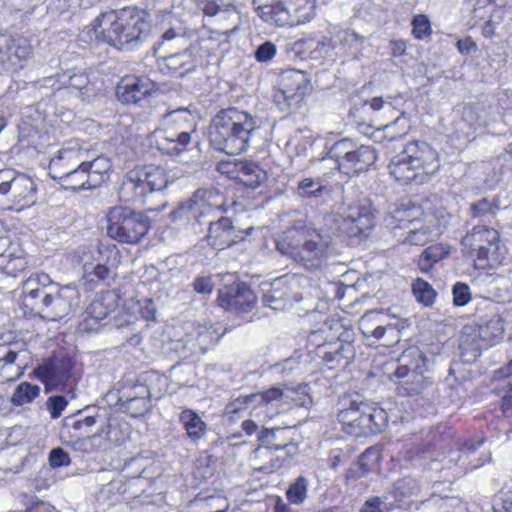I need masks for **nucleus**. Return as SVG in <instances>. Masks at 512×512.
Returning <instances> with one entry per match:
<instances>
[{
    "label": "nucleus",
    "mask_w": 512,
    "mask_h": 512,
    "mask_svg": "<svg viewBox=\"0 0 512 512\" xmlns=\"http://www.w3.org/2000/svg\"><path fill=\"white\" fill-rule=\"evenodd\" d=\"M96 38L119 50L138 47L150 34L151 22L145 11L125 7L100 14L92 22Z\"/></svg>",
    "instance_id": "f257e3e1"
},
{
    "label": "nucleus",
    "mask_w": 512,
    "mask_h": 512,
    "mask_svg": "<svg viewBox=\"0 0 512 512\" xmlns=\"http://www.w3.org/2000/svg\"><path fill=\"white\" fill-rule=\"evenodd\" d=\"M260 120L235 107L220 110L209 127V138L215 150L238 155L248 150L260 131Z\"/></svg>",
    "instance_id": "f03ea898"
},
{
    "label": "nucleus",
    "mask_w": 512,
    "mask_h": 512,
    "mask_svg": "<svg viewBox=\"0 0 512 512\" xmlns=\"http://www.w3.org/2000/svg\"><path fill=\"white\" fill-rule=\"evenodd\" d=\"M439 166L435 149L424 141H413L392 158L389 170L395 180L402 184H423L438 171Z\"/></svg>",
    "instance_id": "7ed1b4c3"
},
{
    "label": "nucleus",
    "mask_w": 512,
    "mask_h": 512,
    "mask_svg": "<svg viewBox=\"0 0 512 512\" xmlns=\"http://www.w3.org/2000/svg\"><path fill=\"white\" fill-rule=\"evenodd\" d=\"M226 213L224 197L217 189L199 188L188 201L170 212V219L186 224H232Z\"/></svg>",
    "instance_id": "20e7f679"
},
{
    "label": "nucleus",
    "mask_w": 512,
    "mask_h": 512,
    "mask_svg": "<svg viewBox=\"0 0 512 512\" xmlns=\"http://www.w3.org/2000/svg\"><path fill=\"white\" fill-rule=\"evenodd\" d=\"M285 235V239L277 242V249L282 254L308 270L319 267L328 248V241L323 238L322 230L308 229V226H291L287 228Z\"/></svg>",
    "instance_id": "39448f33"
},
{
    "label": "nucleus",
    "mask_w": 512,
    "mask_h": 512,
    "mask_svg": "<svg viewBox=\"0 0 512 512\" xmlns=\"http://www.w3.org/2000/svg\"><path fill=\"white\" fill-rule=\"evenodd\" d=\"M259 445L254 451L256 459H268L259 471L272 473L280 469L284 462L298 453L296 430L293 427L263 428L258 433Z\"/></svg>",
    "instance_id": "423d86ee"
},
{
    "label": "nucleus",
    "mask_w": 512,
    "mask_h": 512,
    "mask_svg": "<svg viewBox=\"0 0 512 512\" xmlns=\"http://www.w3.org/2000/svg\"><path fill=\"white\" fill-rule=\"evenodd\" d=\"M290 392L289 389L271 387L265 391L241 395L226 404L224 415L233 419L247 412L256 418H272L274 413L289 405Z\"/></svg>",
    "instance_id": "0eeeda50"
},
{
    "label": "nucleus",
    "mask_w": 512,
    "mask_h": 512,
    "mask_svg": "<svg viewBox=\"0 0 512 512\" xmlns=\"http://www.w3.org/2000/svg\"><path fill=\"white\" fill-rule=\"evenodd\" d=\"M426 370L427 357L422 351L415 347L403 351L391 378L397 384L398 394L415 396L430 387L433 381L424 374Z\"/></svg>",
    "instance_id": "6e6552de"
},
{
    "label": "nucleus",
    "mask_w": 512,
    "mask_h": 512,
    "mask_svg": "<svg viewBox=\"0 0 512 512\" xmlns=\"http://www.w3.org/2000/svg\"><path fill=\"white\" fill-rule=\"evenodd\" d=\"M170 183L168 172L160 166L148 165L129 171L119 188L125 201H141L151 193L163 190Z\"/></svg>",
    "instance_id": "1a4fd4ad"
},
{
    "label": "nucleus",
    "mask_w": 512,
    "mask_h": 512,
    "mask_svg": "<svg viewBox=\"0 0 512 512\" xmlns=\"http://www.w3.org/2000/svg\"><path fill=\"white\" fill-rule=\"evenodd\" d=\"M317 0H279L259 6L258 16L275 26H296L310 22L316 15Z\"/></svg>",
    "instance_id": "9d476101"
},
{
    "label": "nucleus",
    "mask_w": 512,
    "mask_h": 512,
    "mask_svg": "<svg viewBox=\"0 0 512 512\" xmlns=\"http://www.w3.org/2000/svg\"><path fill=\"white\" fill-rule=\"evenodd\" d=\"M311 90L312 85L305 72L286 69L280 74L273 102L281 112L290 113L300 107Z\"/></svg>",
    "instance_id": "9b49d317"
},
{
    "label": "nucleus",
    "mask_w": 512,
    "mask_h": 512,
    "mask_svg": "<svg viewBox=\"0 0 512 512\" xmlns=\"http://www.w3.org/2000/svg\"><path fill=\"white\" fill-rule=\"evenodd\" d=\"M330 329L337 333L335 340L327 343L326 349L319 351V356L329 369L347 366L355 357L353 345L354 330L346 327L339 320H331Z\"/></svg>",
    "instance_id": "f8f14e48"
},
{
    "label": "nucleus",
    "mask_w": 512,
    "mask_h": 512,
    "mask_svg": "<svg viewBox=\"0 0 512 512\" xmlns=\"http://www.w3.org/2000/svg\"><path fill=\"white\" fill-rule=\"evenodd\" d=\"M263 303L274 310H285L302 300L299 279L284 275L261 284Z\"/></svg>",
    "instance_id": "ddd939ff"
},
{
    "label": "nucleus",
    "mask_w": 512,
    "mask_h": 512,
    "mask_svg": "<svg viewBox=\"0 0 512 512\" xmlns=\"http://www.w3.org/2000/svg\"><path fill=\"white\" fill-rule=\"evenodd\" d=\"M32 45L23 36L0 33V64L5 71L23 69L32 57Z\"/></svg>",
    "instance_id": "4468645a"
},
{
    "label": "nucleus",
    "mask_w": 512,
    "mask_h": 512,
    "mask_svg": "<svg viewBox=\"0 0 512 512\" xmlns=\"http://www.w3.org/2000/svg\"><path fill=\"white\" fill-rule=\"evenodd\" d=\"M22 304L31 313L41 315L48 301H51V293L55 285L48 274H34L29 276L22 285Z\"/></svg>",
    "instance_id": "2eb2a0df"
},
{
    "label": "nucleus",
    "mask_w": 512,
    "mask_h": 512,
    "mask_svg": "<svg viewBox=\"0 0 512 512\" xmlns=\"http://www.w3.org/2000/svg\"><path fill=\"white\" fill-rule=\"evenodd\" d=\"M51 301H48L41 313V317L58 321L73 313L80 304V293L71 285L58 287L51 293Z\"/></svg>",
    "instance_id": "dca6fc26"
},
{
    "label": "nucleus",
    "mask_w": 512,
    "mask_h": 512,
    "mask_svg": "<svg viewBox=\"0 0 512 512\" xmlns=\"http://www.w3.org/2000/svg\"><path fill=\"white\" fill-rule=\"evenodd\" d=\"M84 158H87V151L76 140H69L50 160L49 175L54 180L62 179L69 171L79 167Z\"/></svg>",
    "instance_id": "f3484780"
},
{
    "label": "nucleus",
    "mask_w": 512,
    "mask_h": 512,
    "mask_svg": "<svg viewBox=\"0 0 512 512\" xmlns=\"http://www.w3.org/2000/svg\"><path fill=\"white\" fill-rule=\"evenodd\" d=\"M36 187L31 178L19 175L9 178L4 197L10 204L8 209L21 211L35 203Z\"/></svg>",
    "instance_id": "a211bd4d"
},
{
    "label": "nucleus",
    "mask_w": 512,
    "mask_h": 512,
    "mask_svg": "<svg viewBox=\"0 0 512 512\" xmlns=\"http://www.w3.org/2000/svg\"><path fill=\"white\" fill-rule=\"evenodd\" d=\"M512 8V0H477L474 6V17L484 19L489 14L488 20L482 28V34L491 38L495 34L498 25Z\"/></svg>",
    "instance_id": "6ab92c4d"
},
{
    "label": "nucleus",
    "mask_w": 512,
    "mask_h": 512,
    "mask_svg": "<svg viewBox=\"0 0 512 512\" xmlns=\"http://www.w3.org/2000/svg\"><path fill=\"white\" fill-rule=\"evenodd\" d=\"M217 301L225 309L248 312L254 307L256 296L246 284L235 283L220 289Z\"/></svg>",
    "instance_id": "aec40b11"
},
{
    "label": "nucleus",
    "mask_w": 512,
    "mask_h": 512,
    "mask_svg": "<svg viewBox=\"0 0 512 512\" xmlns=\"http://www.w3.org/2000/svg\"><path fill=\"white\" fill-rule=\"evenodd\" d=\"M81 415V411H78L76 415H70L63 419V427H62V435H68L70 438H74V441H71L75 449H77V445L83 444L84 437H90L89 432L90 429L96 423H104L106 420L105 413H99L98 411L95 414L86 415L84 417L77 416Z\"/></svg>",
    "instance_id": "412c9836"
},
{
    "label": "nucleus",
    "mask_w": 512,
    "mask_h": 512,
    "mask_svg": "<svg viewBox=\"0 0 512 512\" xmlns=\"http://www.w3.org/2000/svg\"><path fill=\"white\" fill-rule=\"evenodd\" d=\"M153 90V83L146 77L126 76L116 86V97L123 104H138Z\"/></svg>",
    "instance_id": "4be33fe9"
},
{
    "label": "nucleus",
    "mask_w": 512,
    "mask_h": 512,
    "mask_svg": "<svg viewBox=\"0 0 512 512\" xmlns=\"http://www.w3.org/2000/svg\"><path fill=\"white\" fill-rule=\"evenodd\" d=\"M340 217L343 222L350 224H372L380 219L379 210L370 198L360 196L341 208Z\"/></svg>",
    "instance_id": "5701e85b"
},
{
    "label": "nucleus",
    "mask_w": 512,
    "mask_h": 512,
    "mask_svg": "<svg viewBox=\"0 0 512 512\" xmlns=\"http://www.w3.org/2000/svg\"><path fill=\"white\" fill-rule=\"evenodd\" d=\"M158 129L174 130V132L196 131V108L191 109V106L168 108L160 119Z\"/></svg>",
    "instance_id": "b1692460"
},
{
    "label": "nucleus",
    "mask_w": 512,
    "mask_h": 512,
    "mask_svg": "<svg viewBox=\"0 0 512 512\" xmlns=\"http://www.w3.org/2000/svg\"><path fill=\"white\" fill-rule=\"evenodd\" d=\"M366 406L367 403L353 399L349 401L347 407L338 412L337 419L346 434L354 437L364 436L363 418Z\"/></svg>",
    "instance_id": "393cba45"
},
{
    "label": "nucleus",
    "mask_w": 512,
    "mask_h": 512,
    "mask_svg": "<svg viewBox=\"0 0 512 512\" xmlns=\"http://www.w3.org/2000/svg\"><path fill=\"white\" fill-rule=\"evenodd\" d=\"M499 232L492 226H474L473 232L462 238V245L479 255L488 253L492 246L497 249Z\"/></svg>",
    "instance_id": "a878e982"
},
{
    "label": "nucleus",
    "mask_w": 512,
    "mask_h": 512,
    "mask_svg": "<svg viewBox=\"0 0 512 512\" xmlns=\"http://www.w3.org/2000/svg\"><path fill=\"white\" fill-rule=\"evenodd\" d=\"M90 79L85 70L78 71H64L57 73L53 76L45 77L43 80L44 86H49L54 90L61 88H72L84 94L89 91Z\"/></svg>",
    "instance_id": "bb28decb"
},
{
    "label": "nucleus",
    "mask_w": 512,
    "mask_h": 512,
    "mask_svg": "<svg viewBox=\"0 0 512 512\" xmlns=\"http://www.w3.org/2000/svg\"><path fill=\"white\" fill-rule=\"evenodd\" d=\"M157 133L159 134V148L171 155L180 154L187 149L189 144L196 141L198 138L197 130L174 132V130L158 129Z\"/></svg>",
    "instance_id": "cd10ccee"
},
{
    "label": "nucleus",
    "mask_w": 512,
    "mask_h": 512,
    "mask_svg": "<svg viewBox=\"0 0 512 512\" xmlns=\"http://www.w3.org/2000/svg\"><path fill=\"white\" fill-rule=\"evenodd\" d=\"M333 41L336 43V54L357 58L361 55L365 38L353 30L334 27Z\"/></svg>",
    "instance_id": "c85d7f7f"
},
{
    "label": "nucleus",
    "mask_w": 512,
    "mask_h": 512,
    "mask_svg": "<svg viewBox=\"0 0 512 512\" xmlns=\"http://www.w3.org/2000/svg\"><path fill=\"white\" fill-rule=\"evenodd\" d=\"M377 159L375 150L368 145L359 147L353 143L347 162L341 165V172L349 174H357L366 171Z\"/></svg>",
    "instance_id": "c756f323"
},
{
    "label": "nucleus",
    "mask_w": 512,
    "mask_h": 512,
    "mask_svg": "<svg viewBox=\"0 0 512 512\" xmlns=\"http://www.w3.org/2000/svg\"><path fill=\"white\" fill-rule=\"evenodd\" d=\"M43 129V118L34 107H26L18 124L19 140L27 141V145H36V139Z\"/></svg>",
    "instance_id": "7c9ffc66"
},
{
    "label": "nucleus",
    "mask_w": 512,
    "mask_h": 512,
    "mask_svg": "<svg viewBox=\"0 0 512 512\" xmlns=\"http://www.w3.org/2000/svg\"><path fill=\"white\" fill-rule=\"evenodd\" d=\"M156 210H149L147 213L136 212L130 206L117 205L110 207L106 212L108 224H151L156 221L149 214H155Z\"/></svg>",
    "instance_id": "2f4dec72"
},
{
    "label": "nucleus",
    "mask_w": 512,
    "mask_h": 512,
    "mask_svg": "<svg viewBox=\"0 0 512 512\" xmlns=\"http://www.w3.org/2000/svg\"><path fill=\"white\" fill-rule=\"evenodd\" d=\"M233 174L235 180L251 189H256L266 180V172L253 162L235 163Z\"/></svg>",
    "instance_id": "473e14b6"
},
{
    "label": "nucleus",
    "mask_w": 512,
    "mask_h": 512,
    "mask_svg": "<svg viewBox=\"0 0 512 512\" xmlns=\"http://www.w3.org/2000/svg\"><path fill=\"white\" fill-rule=\"evenodd\" d=\"M105 252L108 254L106 263L99 261L95 265L85 264L84 265V278L91 283L106 282L109 279H113L115 276L114 264L109 263V258L114 255V259L117 256V250L115 246H107Z\"/></svg>",
    "instance_id": "72a5a7b5"
},
{
    "label": "nucleus",
    "mask_w": 512,
    "mask_h": 512,
    "mask_svg": "<svg viewBox=\"0 0 512 512\" xmlns=\"http://www.w3.org/2000/svg\"><path fill=\"white\" fill-rule=\"evenodd\" d=\"M252 230L253 227L250 226L245 230L243 235L238 237L236 235L237 230L235 226H209L207 238L213 247L223 249L243 240Z\"/></svg>",
    "instance_id": "f704fd0d"
},
{
    "label": "nucleus",
    "mask_w": 512,
    "mask_h": 512,
    "mask_svg": "<svg viewBox=\"0 0 512 512\" xmlns=\"http://www.w3.org/2000/svg\"><path fill=\"white\" fill-rule=\"evenodd\" d=\"M484 108L479 103H471L465 105L462 110L461 122H459L458 130L467 137L471 136L473 132L485 126L486 119L484 115Z\"/></svg>",
    "instance_id": "c9c22d12"
},
{
    "label": "nucleus",
    "mask_w": 512,
    "mask_h": 512,
    "mask_svg": "<svg viewBox=\"0 0 512 512\" xmlns=\"http://www.w3.org/2000/svg\"><path fill=\"white\" fill-rule=\"evenodd\" d=\"M381 452L377 447L367 448L358 459L354 467H351L346 474L347 479H359L376 469L381 461Z\"/></svg>",
    "instance_id": "e433bc0d"
},
{
    "label": "nucleus",
    "mask_w": 512,
    "mask_h": 512,
    "mask_svg": "<svg viewBox=\"0 0 512 512\" xmlns=\"http://www.w3.org/2000/svg\"><path fill=\"white\" fill-rule=\"evenodd\" d=\"M330 193L333 198L341 196V187L335 186L333 189L323 184L320 178H304L298 183L297 195L304 198H321L322 200Z\"/></svg>",
    "instance_id": "4c0bfd02"
},
{
    "label": "nucleus",
    "mask_w": 512,
    "mask_h": 512,
    "mask_svg": "<svg viewBox=\"0 0 512 512\" xmlns=\"http://www.w3.org/2000/svg\"><path fill=\"white\" fill-rule=\"evenodd\" d=\"M399 97L392 98L387 96L383 98L373 97L369 100H360L359 103L354 101L353 106L350 110V114L354 117L362 118L369 114L370 111L379 112L381 110L392 111L395 109V104Z\"/></svg>",
    "instance_id": "58836bf2"
},
{
    "label": "nucleus",
    "mask_w": 512,
    "mask_h": 512,
    "mask_svg": "<svg viewBox=\"0 0 512 512\" xmlns=\"http://www.w3.org/2000/svg\"><path fill=\"white\" fill-rule=\"evenodd\" d=\"M149 226H107V234L121 243L136 244L148 232Z\"/></svg>",
    "instance_id": "ea45409f"
},
{
    "label": "nucleus",
    "mask_w": 512,
    "mask_h": 512,
    "mask_svg": "<svg viewBox=\"0 0 512 512\" xmlns=\"http://www.w3.org/2000/svg\"><path fill=\"white\" fill-rule=\"evenodd\" d=\"M127 424L120 423L116 418L107 420L106 426H101L97 433L91 435L90 440L104 437L110 444H121L127 438Z\"/></svg>",
    "instance_id": "a19ab883"
},
{
    "label": "nucleus",
    "mask_w": 512,
    "mask_h": 512,
    "mask_svg": "<svg viewBox=\"0 0 512 512\" xmlns=\"http://www.w3.org/2000/svg\"><path fill=\"white\" fill-rule=\"evenodd\" d=\"M421 488L422 485L419 480L407 476L395 481L387 494L391 495L395 500L402 501L417 496Z\"/></svg>",
    "instance_id": "79ce46f5"
},
{
    "label": "nucleus",
    "mask_w": 512,
    "mask_h": 512,
    "mask_svg": "<svg viewBox=\"0 0 512 512\" xmlns=\"http://www.w3.org/2000/svg\"><path fill=\"white\" fill-rule=\"evenodd\" d=\"M166 67L175 74L183 76L195 69L194 55L190 49L169 55L165 58Z\"/></svg>",
    "instance_id": "37998d69"
},
{
    "label": "nucleus",
    "mask_w": 512,
    "mask_h": 512,
    "mask_svg": "<svg viewBox=\"0 0 512 512\" xmlns=\"http://www.w3.org/2000/svg\"><path fill=\"white\" fill-rule=\"evenodd\" d=\"M179 420L191 440L197 441L204 436L206 424L193 410H183L180 413Z\"/></svg>",
    "instance_id": "c03bdc74"
},
{
    "label": "nucleus",
    "mask_w": 512,
    "mask_h": 512,
    "mask_svg": "<svg viewBox=\"0 0 512 512\" xmlns=\"http://www.w3.org/2000/svg\"><path fill=\"white\" fill-rule=\"evenodd\" d=\"M366 413L364 412V436H368L370 434H375L382 431L387 425V413L377 407H372L367 404Z\"/></svg>",
    "instance_id": "a18cd8bd"
},
{
    "label": "nucleus",
    "mask_w": 512,
    "mask_h": 512,
    "mask_svg": "<svg viewBox=\"0 0 512 512\" xmlns=\"http://www.w3.org/2000/svg\"><path fill=\"white\" fill-rule=\"evenodd\" d=\"M192 512H227L228 503L219 495L198 494L191 502Z\"/></svg>",
    "instance_id": "49530a36"
},
{
    "label": "nucleus",
    "mask_w": 512,
    "mask_h": 512,
    "mask_svg": "<svg viewBox=\"0 0 512 512\" xmlns=\"http://www.w3.org/2000/svg\"><path fill=\"white\" fill-rule=\"evenodd\" d=\"M83 167L87 170L90 183H92V186H95L96 188L105 181V177L111 168V164L109 159L106 157H97L92 161H87V159L84 158Z\"/></svg>",
    "instance_id": "de8ad7c7"
},
{
    "label": "nucleus",
    "mask_w": 512,
    "mask_h": 512,
    "mask_svg": "<svg viewBox=\"0 0 512 512\" xmlns=\"http://www.w3.org/2000/svg\"><path fill=\"white\" fill-rule=\"evenodd\" d=\"M41 376L53 384H64L70 376V363L60 360L40 368Z\"/></svg>",
    "instance_id": "09e8293b"
},
{
    "label": "nucleus",
    "mask_w": 512,
    "mask_h": 512,
    "mask_svg": "<svg viewBox=\"0 0 512 512\" xmlns=\"http://www.w3.org/2000/svg\"><path fill=\"white\" fill-rule=\"evenodd\" d=\"M500 205L501 201L499 196H494L492 199L482 198L472 203L470 209L475 218L490 222L498 214Z\"/></svg>",
    "instance_id": "8fccbe9b"
},
{
    "label": "nucleus",
    "mask_w": 512,
    "mask_h": 512,
    "mask_svg": "<svg viewBox=\"0 0 512 512\" xmlns=\"http://www.w3.org/2000/svg\"><path fill=\"white\" fill-rule=\"evenodd\" d=\"M504 328L499 318H493L485 324L479 325L477 336L483 346H492L502 338Z\"/></svg>",
    "instance_id": "3c124183"
},
{
    "label": "nucleus",
    "mask_w": 512,
    "mask_h": 512,
    "mask_svg": "<svg viewBox=\"0 0 512 512\" xmlns=\"http://www.w3.org/2000/svg\"><path fill=\"white\" fill-rule=\"evenodd\" d=\"M390 213L398 224H412L419 221L423 214L421 207L411 201L400 203Z\"/></svg>",
    "instance_id": "603ef678"
},
{
    "label": "nucleus",
    "mask_w": 512,
    "mask_h": 512,
    "mask_svg": "<svg viewBox=\"0 0 512 512\" xmlns=\"http://www.w3.org/2000/svg\"><path fill=\"white\" fill-rule=\"evenodd\" d=\"M59 180L63 181L67 188L74 191L95 188V186H92V183H90V178H88V173L86 168L83 167V163L79 165V167H75V169L69 171L67 175Z\"/></svg>",
    "instance_id": "864d4df0"
},
{
    "label": "nucleus",
    "mask_w": 512,
    "mask_h": 512,
    "mask_svg": "<svg viewBox=\"0 0 512 512\" xmlns=\"http://www.w3.org/2000/svg\"><path fill=\"white\" fill-rule=\"evenodd\" d=\"M194 335L200 347V354H205L209 349L214 347L220 339V335L213 325H195Z\"/></svg>",
    "instance_id": "5fc2aeb1"
},
{
    "label": "nucleus",
    "mask_w": 512,
    "mask_h": 512,
    "mask_svg": "<svg viewBox=\"0 0 512 512\" xmlns=\"http://www.w3.org/2000/svg\"><path fill=\"white\" fill-rule=\"evenodd\" d=\"M40 394V387L29 382L20 383L11 397V402L15 406H22L31 403Z\"/></svg>",
    "instance_id": "6e6d98bb"
},
{
    "label": "nucleus",
    "mask_w": 512,
    "mask_h": 512,
    "mask_svg": "<svg viewBox=\"0 0 512 512\" xmlns=\"http://www.w3.org/2000/svg\"><path fill=\"white\" fill-rule=\"evenodd\" d=\"M353 141L348 138H343L335 142L327 151L326 157L336 162L338 169L341 171V165L347 162L351 149L353 148Z\"/></svg>",
    "instance_id": "4d7b16f0"
},
{
    "label": "nucleus",
    "mask_w": 512,
    "mask_h": 512,
    "mask_svg": "<svg viewBox=\"0 0 512 512\" xmlns=\"http://www.w3.org/2000/svg\"><path fill=\"white\" fill-rule=\"evenodd\" d=\"M483 443V440H479L477 442L475 441H469L463 443L459 447V457L458 461L461 462V465L464 467L466 471L473 470L478 467H481L485 460L477 459V460H469L467 463L465 462L467 459L470 458L471 455L475 454L478 447Z\"/></svg>",
    "instance_id": "13d9d810"
},
{
    "label": "nucleus",
    "mask_w": 512,
    "mask_h": 512,
    "mask_svg": "<svg viewBox=\"0 0 512 512\" xmlns=\"http://www.w3.org/2000/svg\"><path fill=\"white\" fill-rule=\"evenodd\" d=\"M412 292L416 300L426 307H431L436 298V291L423 279H416L412 284Z\"/></svg>",
    "instance_id": "bf43d9fd"
},
{
    "label": "nucleus",
    "mask_w": 512,
    "mask_h": 512,
    "mask_svg": "<svg viewBox=\"0 0 512 512\" xmlns=\"http://www.w3.org/2000/svg\"><path fill=\"white\" fill-rule=\"evenodd\" d=\"M341 236L350 246H357L365 241L372 232L373 226H340Z\"/></svg>",
    "instance_id": "052dcab7"
},
{
    "label": "nucleus",
    "mask_w": 512,
    "mask_h": 512,
    "mask_svg": "<svg viewBox=\"0 0 512 512\" xmlns=\"http://www.w3.org/2000/svg\"><path fill=\"white\" fill-rule=\"evenodd\" d=\"M331 320L324 323L323 327L318 330L312 331L308 335V342L311 345H314L320 348L319 351L325 350L327 343L329 341H333L337 336V333L334 330L330 329Z\"/></svg>",
    "instance_id": "680f3d73"
},
{
    "label": "nucleus",
    "mask_w": 512,
    "mask_h": 512,
    "mask_svg": "<svg viewBox=\"0 0 512 512\" xmlns=\"http://www.w3.org/2000/svg\"><path fill=\"white\" fill-rule=\"evenodd\" d=\"M0 265L3 273L8 276L17 277L27 267V261L22 256L12 257L11 254H0Z\"/></svg>",
    "instance_id": "e2e57ef3"
},
{
    "label": "nucleus",
    "mask_w": 512,
    "mask_h": 512,
    "mask_svg": "<svg viewBox=\"0 0 512 512\" xmlns=\"http://www.w3.org/2000/svg\"><path fill=\"white\" fill-rule=\"evenodd\" d=\"M438 228L439 226H434ZM440 234L438 229H431V226H420L414 230H411L406 238V241L413 245H426L429 241H432Z\"/></svg>",
    "instance_id": "0e129e2a"
},
{
    "label": "nucleus",
    "mask_w": 512,
    "mask_h": 512,
    "mask_svg": "<svg viewBox=\"0 0 512 512\" xmlns=\"http://www.w3.org/2000/svg\"><path fill=\"white\" fill-rule=\"evenodd\" d=\"M393 509V503L388 502V494H385L383 496L368 497L358 512H391Z\"/></svg>",
    "instance_id": "69168bd1"
},
{
    "label": "nucleus",
    "mask_w": 512,
    "mask_h": 512,
    "mask_svg": "<svg viewBox=\"0 0 512 512\" xmlns=\"http://www.w3.org/2000/svg\"><path fill=\"white\" fill-rule=\"evenodd\" d=\"M198 341L194 335V325L191 327L189 331L185 333V335L176 341V349L181 351L184 356H191L200 354V347L197 344Z\"/></svg>",
    "instance_id": "338daca9"
},
{
    "label": "nucleus",
    "mask_w": 512,
    "mask_h": 512,
    "mask_svg": "<svg viewBox=\"0 0 512 512\" xmlns=\"http://www.w3.org/2000/svg\"><path fill=\"white\" fill-rule=\"evenodd\" d=\"M385 129L389 132L391 140L401 138L410 130V122L405 113H401L392 123L387 124Z\"/></svg>",
    "instance_id": "774afa93"
}]
</instances>
